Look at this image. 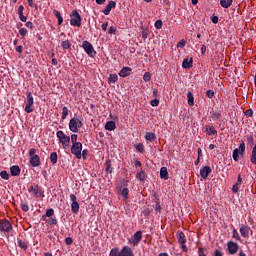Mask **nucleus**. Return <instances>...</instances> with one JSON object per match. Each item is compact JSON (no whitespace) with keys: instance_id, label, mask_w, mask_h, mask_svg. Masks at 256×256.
<instances>
[{"instance_id":"nucleus-17","label":"nucleus","mask_w":256,"mask_h":256,"mask_svg":"<svg viewBox=\"0 0 256 256\" xmlns=\"http://www.w3.org/2000/svg\"><path fill=\"white\" fill-rule=\"evenodd\" d=\"M211 168L209 166H204L201 170H200V176L202 177V179H207L209 177V173H211Z\"/></svg>"},{"instance_id":"nucleus-38","label":"nucleus","mask_w":256,"mask_h":256,"mask_svg":"<svg viewBox=\"0 0 256 256\" xmlns=\"http://www.w3.org/2000/svg\"><path fill=\"white\" fill-rule=\"evenodd\" d=\"M215 96V91L213 90H208L206 92V97H208V99H213V97Z\"/></svg>"},{"instance_id":"nucleus-61","label":"nucleus","mask_w":256,"mask_h":256,"mask_svg":"<svg viewBox=\"0 0 256 256\" xmlns=\"http://www.w3.org/2000/svg\"><path fill=\"white\" fill-rule=\"evenodd\" d=\"M198 255L199 256H207V255H205V252L203 251V248L198 249Z\"/></svg>"},{"instance_id":"nucleus-42","label":"nucleus","mask_w":256,"mask_h":256,"mask_svg":"<svg viewBox=\"0 0 256 256\" xmlns=\"http://www.w3.org/2000/svg\"><path fill=\"white\" fill-rule=\"evenodd\" d=\"M212 119H216V120L221 119V113H219V112H213V113H212Z\"/></svg>"},{"instance_id":"nucleus-64","label":"nucleus","mask_w":256,"mask_h":256,"mask_svg":"<svg viewBox=\"0 0 256 256\" xmlns=\"http://www.w3.org/2000/svg\"><path fill=\"white\" fill-rule=\"evenodd\" d=\"M23 9H25V8L23 7V5H20V6L18 7V15L23 14Z\"/></svg>"},{"instance_id":"nucleus-1","label":"nucleus","mask_w":256,"mask_h":256,"mask_svg":"<svg viewBox=\"0 0 256 256\" xmlns=\"http://www.w3.org/2000/svg\"><path fill=\"white\" fill-rule=\"evenodd\" d=\"M109 256H135V253H133L131 247L124 246L121 251H119V248H112Z\"/></svg>"},{"instance_id":"nucleus-25","label":"nucleus","mask_w":256,"mask_h":256,"mask_svg":"<svg viewBox=\"0 0 256 256\" xmlns=\"http://www.w3.org/2000/svg\"><path fill=\"white\" fill-rule=\"evenodd\" d=\"M187 98H188V105H190V107H193V105H195V98L193 97V94L191 92H188Z\"/></svg>"},{"instance_id":"nucleus-5","label":"nucleus","mask_w":256,"mask_h":256,"mask_svg":"<svg viewBox=\"0 0 256 256\" xmlns=\"http://www.w3.org/2000/svg\"><path fill=\"white\" fill-rule=\"evenodd\" d=\"M70 25L73 27H81V15L77 10H74L71 14Z\"/></svg>"},{"instance_id":"nucleus-20","label":"nucleus","mask_w":256,"mask_h":256,"mask_svg":"<svg viewBox=\"0 0 256 256\" xmlns=\"http://www.w3.org/2000/svg\"><path fill=\"white\" fill-rule=\"evenodd\" d=\"M160 179H164V181L169 179V171H167V167H162L160 169Z\"/></svg>"},{"instance_id":"nucleus-14","label":"nucleus","mask_w":256,"mask_h":256,"mask_svg":"<svg viewBox=\"0 0 256 256\" xmlns=\"http://www.w3.org/2000/svg\"><path fill=\"white\" fill-rule=\"evenodd\" d=\"M227 247H228V252L230 255H235V253H237L239 251V245H237V243H235L233 241H229L227 243Z\"/></svg>"},{"instance_id":"nucleus-36","label":"nucleus","mask_w":256,"mask_h":256,"mask_svg":"<svg viewBox=\"0 0 256 256\" xmlns=\"http://www.w3.org/2000/svg\"><path fill=\"white\" fill-rule=\"evenodd\" d=\"M122 197H124V199H129V189L128 188L122 189Z\"/></svg>"},{"instance_id":"nucleus-23","label":"nucleus","mask_w":256,"mask_h":256,"mask_svg":"<svg viewBox=\"0 0 256 256\" xmlns=\"http://www.w3.org/2000/svg\"><path fill=\"white\" fill-rule=\"evenodd\" d=\"M220 5L224 9H229L233 5V0H220Z\"/></svg>"},{"instance_id":"nucleus-39","label":"nucleus","mask_w":256,"mask_h":256,"mask_svg":"<svg viewBox=\"0 0 256 256\" xmlns=\"http://www.w3.org/2000/svg\"><path fill=\"white\" fill-rule=\"evenodd\" d=\"M143 80H144L145 82L151 81V73L145 72V74L143 75Z\"/></svg>"},{"instance_id":"nucleus-2","label":"nucleus","mask_w":256,"mask_h":256,"mask_svg":"<svg viewBox=\"0 0 256 256\" xmlns=\"http://www.w3.org/2000/svg\"><path fill=\"white\" fill-rule=\"evenodd\" d=\"M56 137L59 139V142L62 144L63 149H68L71 143V137L67 136L65 132L59 130L56 133Z\"/></svg>"},{"instance_id":"nucleus-55","label":"nucleus","mask_w":256,"mask_h":256,"mask_svg":"<svg viewBox=\"0 0 256 256\" xmlns=\"http://www.w3.org/2000/svg\"><path fill=\"white\" fill-rule=\"evenodd\" d=\"M19 15V19L20 21H22L23 23H27V17H25V15L22 14H18Z\"/></svg>"},{"instance_id":"nucleus-33","label":"nucleus","mask_w":256,"mask_h":256,"mask_svg":"<svg viewBox=\"0 0 256 256\" xmlns=\"http://www.w3.org/2000/svg\"><path fill=\"white\" fill-rule=\"evenodd\" d=\"M106 165V173H113V168L111 167V160H107L105 162Z\"/></svg>"},{"instance_id":"nucleus-8","label":"nucleus","mask_w":256,"mask_h":256,"mask_svg":"<svg viewBox=\"0 0 256 256\" xmlns=\"http://www.w3.org/2000/svg\"><path fill=\"white\" fill-rule=\"evenodd\" d=\"M83 151V144L81 142L72 144L71 153L75 155L77 159H81V152Z\"/></svg>"},{"instance_id":"nucleus-32","label":"nucleus","mask_w":256,"mask_h":256,"mask_svg":"<svg viewBox=\"0 0 256 256\" xmlns=\"http://www.w3.org/2000/svg\"><path fill=\"white\" fill-rule=\"evenodd\" d=\"M61 47L63 49H71V42H69V40L62 41Z\"/></svg>"},{"instance_id":"nucleus-34","label":"nucleus","mask_w":256,"mask_h":256,"mask_svg":"<svg viewBox=\"0 0 256 256\" xmlns=\"http://www.w3.org/2000/svg\"><path fill=\"white\" fill-rule=\"evenodd\" d=\"M68 115H69V108H67V106H64L62 108V119H67Z\"/></svg>"},{"instance_id":"nucleus-30","label":"nucleus","mask_w":256,"mask_h":256,"mask_svg":"<svg viewBox=\"0 0 256 256\" xmlns=\"http://www.w3.org/2000/svg\"><path fill=\"white\" fill-rule=\"evenodd\" d=\"M33 193L36 195V197H41L43 195V190H41V188L36 185L33 189Z\"/></svg>"},{"instance_id":"nucleus-63","label":"nucleus","mask_w":256,"mask_h":256,"mask_svg":"<svg viewBox=\"0 0 256 256\" xmlns=\"http://www.w3.org/2000/svg\"><path fill=\"white\" fill-rule=\"evenodd\" d=\"M214 256H223V252L221 250H215Z\"/></svg>"},{"instance_id":"nucleus-40","label":"nucleus","mask_w":256,"mask_h":256,"mask_svg":"<svg viewBox=\"0 0 256 256\" xmlns=\"http://www.w3.org/2000/svg\"><path fill=\"white\" fill-rule=\"evenodd\" d=\"M136 151H139V153H143L145 151L142 143L136 145Z\"/></svg>"},{"instance_id":"nucleus-11","label":"nucleus","mask_w":256,"mask_h":256,"mask_svg":"<svg viewBox=\"0 0 256 256\" xmlns=\"http://www.w3.org/2000/svg\"><path fill=\"white\" fill-rule=\"evenodd\" d=\"M13 230V226L9 220H1L0 221V231L4 233H9V231Z\"/></svg>"},{"instance_id":"nucleus-4","label":"nucleus","mask_w":256,"mask_h":256,"mask_svg":"<svg viewBox=\"0 0 256 256\" xmlns=\"http://www.w3.org/2000/svg\"><path fill=\"white\" fill-rule=\"evenodd\" d=\"M82 47H83L85 53H87V55H89V57H95V55H97L95 48H93V45L89 41H87V40L83 41Z\"/></svg>"},{"instance_id":"nucleus-51","label":"nucleus","mask_w":256,"mask_h":256,"mask_svg":"<svg viewBox=\"0 0 256 256\" xmlns=\"http://www.w3.org/2000/svg\"><path fill=\"white\" fill-rule=\"evenodd\" d=\"M87 155H89V150L84 149L81 153V157H83V159H87Z\"/></svg>"},{"instance_id":"nucleus-46","label":"nucleus","mask_w":256,"mask_h":256,"mask_svg":"<svg viewBox=\"0 0 256 256\" xmlns=\"http://www.w3.org/2000/svg\"><path fill=\"white\" fill-rule=\"evenodd\" d=\"M28 31H27V28H21L19 30V34L22 36V37H25V35H27Z\"/></svg>"},{"instance_id":"nucleus-6","label":"nucleus","mask_w":256,"mask_h":256,"mask_svg":"<svg viewBox=\"0 0 256 256\" xmlns=\"http://www.w3.org/2000/svg\"><path fill=\"white\" fill-rule=\"evenodd\" d=\"M26 105L24 111L26 113H33V104H34V99H33V94L31 92L26 93Z\"/></svg>"},{"instance_id":"nucleus-12","label":"nucleus","mask_w":256,"mask_h":256,"mask_svg":"<svg viewBox=\"0 0 256 256\" xmlns=\"http://www.w3.org/2000/svg\"><path fill=\"white\" fill-rule=\"evenodd\" d=\"M70 201L72 202L71 204V211L72 213H79V202H77V196L75 194L70 195Z\"/></svg>"},{"instance_id":"nucleus-28","label":"nucleus","mask_w":256,"mask_h":256,"mask_svg":"<svg viewBox=\"0 0 256 256\" xmlns=\"http://www.w3.org/2000/svg\"><path fill=\"white\" fill-rule=\"evenodd\" d=\"M119 81V76L117 74H110L108 78V83H117Z\"/></svg>"},{"instance_id":"nucleus-48","label":"nucleus","mask_w":256,"mask_h":256,"mask_svg":"<svg viewBox=\"0 0 256 256\" xmlns=\"http://www.w3.org/2000/svg\"><path fill=\"white\" fill-rule=\"evenodd\" d=\"M108 33H109V35H115V33H117V30L115 29V27L111 26L108 29Z\"/></svg>"},{"instance_id":"nucleus-22","label":"nucleus","mask_w":256,"mask_h":256,"mask_svg":"<svg viewBox=\"0 0 256 256\" xmlns=\"http://www.w3.org/2000/svg\"><path fill=\"white\" fill-rule=\"evenodd\" d=\"M116 128H117V126L115 125L114 121H108L105 124V130L106 131H115Z\"/></svg>"},{"instance_id":"nucleus-3","label":"nucleus","mask_w":256,"mask_h":256,"mask_svg":"<svg viewBox=\"0 0 256 256\" xmlns=\"http://www.w3.org/2000/svg\"><path fill=\"white\" fill-rule=\"evenodd\" d=\"M83 127V121L79 120V118L74 117L69 121V129L72 133H79V129Z\"/></svg>"},{"instance_id":"nucleus-19","label":"nucleus","mask_w":256,"mask_h":256,"mask_svg":"<svg viewBox=\"0 0 256 256\" xmlns=\"http://www.w3.org/2000/svg\"><path fill=\"white\" fill-rule=\"evenodd\" d=\"M131 68L130 67H123L120 72H119V76L120 77H129V75H131Z\"/></svg>"},{"instance_id":"nucleus-9","label":"nucleus","mask_w":256,"mask_h":256,"mask_svg":"<svg viewBox=\"0 0 256 256\" xmlns=\"http://www.w3.org/2000/svg\"><path fill=\"white\" fill-rule=\"evenodd\" d=\"M177 239L178 243L181 245L182 251H184V253H187L188 249L187 245H185V243H187V238L185 237V233L177 232Z\"/></svg>"},{"instance_id":"nucleus-54","label":"nucleus","mask_w":256,"mask_h":256,"mask_svg":"<svg viewBox=\"0 0 256 256\" xmlns=\"http://www.w3.org/2000/svg\"><path fill=\"white\" fill-rule=\"evenodd\" d=\"M65 243H66V245H73V238L67 237V238L65 239Z\"/></svg>"},{"instance_id":"nucleus-27","label":"nucleus","mask_w":256,"mask_h":256,"mask_svg":"<svg viewBox=\"0 0 256 256\" xmlns=\"http://www.w3.org/2000/svg\"><path fill=\"white\" fill-rule=\"evenodd\" d=\"M58 159H59V157L57 156V152H52L50 154V162L52 163V165L57 164Z\"/></svg>"},{"instance_id":"nucleus-49","label":"nucleus","mask_w":256,"mask_h":256,"mask_svg":"<svg viewBox=\"0 0 256 256\" xmlns=\"http://www.w3.org/2000/svg\"><path fill=\"white\" fill-rule=\"evenodd\" d=\"M77 134H72L71 135V141H72V145H74L75 143H79L77 142Z\"/></svg>"},{"instance_id":"nucleus-57","label":"nucleus","mask_w":256,"mask_h":256,"mask_svg":"<svg viewBox=\"0 0 256 256\" xmlns=\"http://www.w3.org/2000/svg\"><path fill=\"white\" fill-rule=\"evenodd\" d=\"M241 183H243V178H241V175H238L237 181H236V185H241Z\"/></svg>"},{"instance_id":"nucleus-52","label":"nucleus","mask_w":256,"mask_h":256,"mask_svg":"<svg viewBox=\"0 0 256 256\" xmlns=\"http://www.w3.org/2000/svg\"><path fill=\"white\" fill-rule=\"evenodd\" d=\"M36 153H37V150L35 148H31L29 150V156L30 157H34V155H37Z\"/></svg>"},{"instance_id":"nucleus-43","label":"nucleus","mask_w":256,"mask_h":256,"mask_svg":"<svg viewBox=\"0 0 256 256\" xmlns=\"http://www.w3.org/2000/svg\"><path fill=\"white\" fill-rule=\"evenodd\" d=\"M21 209L22 211H24L25 213H27V211H29V205L21 202Z\"/></svg>"},{"instance_id":"nucleus-21","label":"nucleus","mask_w":256,"mask_h":256,"mask_svg":"<svg viewBox=\"0 0 256 256\" xmlns=\"http://www.w3.org/2000/svg\"><path fill=\"white\" fill-rule=\"evenodd\" d=\"M182 67L184 69H191V67H193V59H184L182 62Z\"/></svg>"},{"instance_id":"nucleus-56","label":"nucleus","mask_w":256,"mask_h":256,"mask_svg":"<svg viewBox=\"0 0 256 256\" xmlns=\"http://www.w3.org/2000/svg\"><path fill=\"white\" fill-rule=\"evenodd\" d=\"M53 13H54V15H55V17H56L57 19H59V18L62 17V16H61V12H59L58 10H54Z\"/></svg>"},{"instance_id":"nucleus-7","label":"nucleus","mask_w":256,"mask_h":256,"mask_svg":"<svg viewBox=\"0 0 256 256\" xmlns=\"http://www.w3.org/2000/svg\"><path fill=\"white\" fill-rule=\"evenodd\" d=\"M141 239H143V232L137 231L130 239H128V243L133 245V247H137V245L141 243Z\"/></svg>"},{"instance_id":"nucleus-16","label":"nucleus","mask_w":256,"mask_h":256,"mask_svg":"<svg viewBox=\"0 0 256 256\" xmlns=\"http://www.w3.org/2000/svg\"><path fill=\"white\" fill-rule=\"evenodd\" d=\"M30 165L32 167H39V165H41V158L39 157V155H34L30 157Z\"/></svg>"},{"instance_id":"nucleus-15","label":"nucleus","mask_w":256,"mask_h":256,"mask_svg":"<svg viewBox=\"0 0 256 256\" xmlns=\"http://www.w3.org/2000/svg\"><path fill=\"white\" fill-rule=\"evenodd\" d=\"M116 5L117 3L111 0L102 12L104 13V15H109L111 13V9H115Z\"/></svg>"},{"instance_id":"nucleus-26","label":"nucleus","mask_w":256,"mask_h":256,"mask_svg":"<svg viewBox=\"0 0 256 256\" xmlns=\"http://www.w3.org/2000/svg\"><path fill=\"white\" fill-rule=\"evenodd\" d=\"M136 179H138V181H145V172L143 169L136 173Z\"/></svg>"},{"instance_id":"nucleus-35","label":"nucleus","mask_w":256,"mask_h":256,"mask_svg":"<svg viewBox=\"0 0 256 256\" xmlns=\"http://www.w3.org/2000/svg\"><path fill=\"white\" fill-rule=\"evenodd\" d=\"M0 177L4 179L5 181H8L9 179V173L6 170H3L0 172Z\"/></svg>"},{"instance_id":"nucleus-13","label":"nucleus","mask_w":256,"mask_h":256,"mask_svg":"<svg viewBox=\"0 0 256 256\" xmlns=\"http://www.w3.org/2000/svg\"><path fill=\"white\" fill-rule=\"evenodd\" d=\"M241 236L244 239H249V233H253V231L251 230V227L247 226V225H242L239 229Z\"/></svg>"},{"instance_id":"nucleus-18","label":"nucleus","mask_w":256,"mask_h":256,"mask_svg":"<svg viewBox=\"0 0 256 256\" xmlns=\"http://www.w3.org/2000/svg\"><path fill=\"white\" fill-rule=\"evenodd\" d=\"M10 173L12 177H19V175H21V168H19L17 165H14L10 167Z\"/></svg>"},{"instance_id":"nucleus-47","label":"nucleus","mask_w":256,"mask_h":256,"mask_svg":"<svg viewBox=\"0 0 256 256\" xmlns=\"http://www.w3.org/2000/svg\"><path fill=\"white\" fill-rule=\"evenodd\" d=\"M155 27H156L157 29H161V28L163 27V21L157 20V21L155 22Z\"/></svg>"},{"instance_id":"nucleus-58","label":"nucleus","mask_w":256,"mask_h":256,"mask_svg":"<svg viewBox=\"0 0 256 256\" xmlns=\"http://www.w3.org/2000/svg\"><path fill=\"white\" fill-rule=\"evenodd\" d=\"M212 23H214L215 25H217V23H219V17H218V16H213V17H212Z\"/></svg>"},{"instance_id":"nucleus-62","label":"nucleus","mask_w":256,"mask_h":256,"mask_svg":"<svg viewBox=\"0 0 256 256\" xmlns=\"http://www.w3.org/2000/svg\"><path fill=\"white\" fill-rule=\"evenodd\" d=\"M26 27L28 29H33V22H31V21L26 22Z\"/></svg>"},{"instance_id":"nucleus-60","label":"nucleus","mask_w":256,"mask_h":256,"mask_svg":"<svg viewBox=\"0 0 256 256\" xmlns=\"http://www.w3.org/2000/svg\"><path fill=\"white\" fill-rule=\"evenodd\" d=\"M149 33L147 32V30H143L142 31V39H147Z\"/></svg>"},{"instance_id":"nucleus-45","label":"nucleus","mask_w":256,"mask_h":256,"mask_svg":"<svg viewBox=\"0 0 256 256\" xmlns=\"http://www.w3.org/2000/svg\"><path fill=\"white\" fill-rule=\"evenodd\" d=\"M246 117H253V109H248L244 112Z\"/></svg>"},{"instance_id":"nucleus-37","label":"nucleus","mask_w":256,"mask_h":256,"mask_svg":"<svg viewBox=\"0 0 256 256\" xmlns=\"http://www.w3.org/2000/svg\"><path fill=\"white\" fill-rule=\"evenodd\" d=\"M232 235H233L234 239H236V241H241V237L239 236V232H237V229H234L232 231Z\"/></svg>"},{"instance_id":"nucleus-50","label":"nucleus","mask_w":256,"mask_h":256,"mask_svg":"<svg viewBox=\"0 0 256 256\" xmlns=\"http://www.w3.org/2000/svg\"><path fill=\"white\" fill-rule=\"evenodd\" d=\"M186 44L187 42L185 40H181L178 42L177 47H180L181 49H183V47H185Z\"/></svg>"},{"instance_id":"nucleus-41","label":"nucleus","mask_w":256,"mask_h":256,"mask_svg":"<svg viewBox=\"0 0 256 256\" xmlns=\"http://www.w3.org/2000/svg\"><path fill=\"white\" fill-rule=\"evenodd\" d=\"M54 214H55V210H53V208H50L46 211L47 217H53Z\"/></svg>"},{"instance_id":"nucleus-44","label":"nucleus","mask_w":256,"mask_h":256,"mask_svg":"<svg viewBox=\"0 0 256 256\" xmlns=\"http://www.w3.org/2000/svg\"><path fill=\"white\" fill-rule=\"evenodd\" d=\"M152 107H158L159 106V99H153L150 102Z\"/></svg>"},{"instance_id":"nucleus-53","label":"nucleus","mask_w":256,"mask_h":256,"mask_svg":"<svg viewBox=\"0 0 256 256\" xmlns=\"http://www.w3.org/2000/svg\"><path fill=\"white\" fill-rule=\"evenodd\" d=\"M233 193H239V184H234L232 186Z\"/></svg>"},{"instance_id":"nucleus-24","label":"nucleus","mask_w":256,"mask_h":256,"mask_svg":"<svg viewBox=\"0 0 256 256\" xmlns=\"http://www.w3.org/2000/svg\"><path fill=\"white\" fill-rule=\"evenodd\" d=\"M145 139H146V141H151V142H153V141H155V140L157 139V136H156L155 133H153V132H148V133H146V135H145Z\"/></svg>"},{"instance_id":"nucleus-29","label":"nucleus","mask_w":256,"mask_h":256,"mask_svg":"<svg viewBox=\"0 0 256 256\" xmlns=\"http://www.w3.org/2000/svg\"><path fill=\"white\" fill-rule=\"evenodd\" d=\"M17 245L18 247H20V249H23L24 251H27V243H25V241L21 240V239H18L17 240Z\"/></svg>"},{"instance_id":"nucleus-10","label":"nucleus","mask_w":256,"mask_h":256,"mask_svg":"<svg viewBox=\"0 0 256 256\" xmlns=\"http://www.w3.org/2000/svg\"><path fill=\"white\" fill-rule=\"evenodd\" d=\"M239 151H240L241 155H243L245 153V142L244 141H242L240 143L239 149L236 148L233 150L232 157H233L234 161H239Z\"/></svg>"},{"instance_id":"nucleus-59","label":"nucleus","mask_w":256,"mask_h":256,"mask_svg":"<svg viewBox=\"0 0 256 256\" xmlns=\"http://www.w3.org/2000/svg\"><path fill=\"white\" fill-rule=\"evenodd\" d=\"M107 27H109V22H104L101 26V28L104 30V31H107Z\"/></svg>"},{"instance_id":"nucleus-31","label":"nucleus","mask_w":256,"mask_h":256,"mask_svg":"<svg viewBox=\"0 0 256 256\" xmlns=\"http://www.w3.org/2000/svg\"><path fill=\"white\" fill-rule=\"evenodd\" d=\"M206 133L207 135H217V130H215V127L213 126H208L206 128Z\"/></svg>"}]
</instances>
